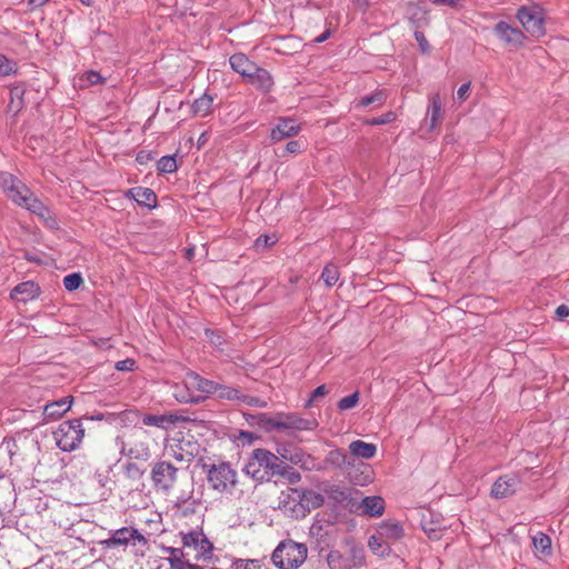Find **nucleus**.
<instances>
[{"mask_svg":"<svg viewBox=\"0 0 569 569\" xmlns=\"http://www.w3.org/2000/svg\"><path fill=\"white\" fill-rule=\"evenodd\" d=\"M0 182L7 197L18 206L29 210L43 220L50 214L48 208L33 196L29 188L12 174L7 172L0 173Z\"/></svg>","mask_w":569,"mask_h":569,"instance_id":"1","label":"nucleus"},{"mask_svg":"<svg viewBox=\"0 0 569 569\" xmlns=\"http://www.w3.org/2000/svg\"><path fill=\"white\" fill-rule=\"evenodd\" d=\"M284 469L286 466L276 455L266 449H256L242 470L252 479L263 481L276 475H284Z\"/></svg>","mask_w":569,"mask_h":569,"instance_id":"2","label":"nucleus"},{"mask_svg":"<svg viewBox=\"0 0 569 569\" xmlns=\"http://www.w3.org/2000/svg\"><path fill=\"white\" fill-rule=\"evenodd\" d=\"M307 556L308 548L305 543L284 539L273 550L271 561L279 569H298L305 563Z\"/></svg>","mask_w":569,"mask_h":569,"instance_id":"3","label":"nucleus"},{"mask_svg":"<svg viewBox=\"0 0 569 569\" xmlns=\"http://www.w3.org/2000/svg\"><path fill=\"white\" fill-rule=\"evenodd\" d=\"M209 487L220 495H232L238 483L237 471L229 462L206 463Z\"/></svg>","mask_w":569,"mask_h":569,"instance_id":"4","label":"nucleus"},{"mask_svg":"<svg viewBox=\"0 0 569 569\" xmlns=\"http://www.w3.org/2000/svg\"><path fill=\"white\" fill-rule=\"evenodd\" d=\"M152 439L149 431L138 428L131 435L128 441L122 437L116 438V446L120 453L133 460L147 461L151 457L150 443Z\"/></svg>","mask_w":569,"mask_h":569,"instance_id":"5","label":"nucleus"},{"mask_svg":"<svg viewBox=\"0 0 569 569\" xmlns=\"http://www.w3.org/2000/svg\"><path fill=\"white\" fill-rule=\"evenodd\" d=\"M84 437V428L80 419L61 422L53 432L56 445L64 452L79 448Z\"/></svg>","mask_w":569,"mask_h":569,"instance_id":"6","label":"nucleus"},{"mask_svg":"<svg viewBox=\"0 0 569 569\" xmlns=\"http://www.w3.org/2000/svg\"><path fill=\"white\" fill-rule=\"evenodd\" d=\"M182 548L194 553L196 561H209L213 558V545L201 530L181 532Z\"/></svg>","mask_w":569,"mask_h":569,"instance_id":"7","label":"nucleus"},{"mask_svg":"<svg viewBox=\"0 0 569 569\" xmlns=\"http://www.w3.org/2000/svg\"><path fill=\"white\" fill-rule=\"evenodd\" d=\"M545 10L537 3L531 6H521L517 10V19L525 30L532 37L540 38L545 36Z\"/></svg>","mask_w":569,"mask_h":569,"instance_id":"8","label":"nucleus"},{"mask_svg":"<svg viewBox=\"0 0 569 569\" xmlns=\"http://www.w3.org/2000/svg\"><path fill=\"white\" fill-rule=\"evenodd\" d=\"M180 469L168 460H159L152 465L151 480L157 490L168 493L177 483Z\"/></svg>","mask_w":569,"mask_h":569,"instance_id":"9","label":"nucleus"},{"mask_svg":"<svg viewBox=\"0 0 569 569\" xmlns=\"http://www.w3.org/2000/svg\"><path fill=\"white\" fill-rule=\"evenodd\" d=\"M366 557L362 547L352 546L346 552L331 550L327 562L330 569H355L365 565Z\"/></svg>","mask_w":569,"mask_h":569,"instance_id":"10","label":"nucleus"},{"mask_svg":"<svg viewBox=\"0 0 569 569\" xmlns=\"http://www.w3.org/2000/svg\"><path fill=\"white\" fill-rule=\"evenodd\" d=\"M266 423L271 430H313L318 422L315 419H305L293 413L277 415L268 418Z\"/></svg>","mask_w":569,"mask_h":569,"instance_id":"11","label":"nucleus"},{"mask_svg":"<svg viewBox=\"0 0 569 569\" xmlns=\"http://www.w3.org/2000/svg\"><path fill=\"white\" fill-rule=\"evenodd\" d=\"M291 497L300 506V517H305L311 509L322 506L325 498L321 493L313 490L291 489Z\"/></svg>","mask_w":569,"mask_h":569,"instance_id":"12","label":"nucleus"},{"mask_svg":"<svg viewBox=\"0 0 569 569\" xmlns=\"http://www.w3.org/2000/svg\"><path fill=\"white\" fill-rule=\"evenodd\" d=\"M147 543V539L134 528L123 527L114 530L111 537L106 541L108 547Z\"/></svg>","mask_w":569,"mask_h":569,"instance_id":"13","label":"nucleus"},{"mask_svg":"<svg viewBox=\"0 0 569 569\" xmlns=\"http://www.w3.org/2000/svg\"><path fill=\"white\" fill-rule=\"evenodd\" d=\"M495 34L506 44L519 48L526 40L525 33L505 21H499L493 28Z\"/></svg>","mask_w":569,"mask_h":569,"instance_id":"14","label":"nucleus"},{"mask_svg":"<svg viewBox=\"0 0 569 569\" xmlns=\"http://www.w3.org/2000/svg\"><path fill=\"white\" fill-rule=\"evenodd\" d=\"M166 552L169 555L167 561L170 569H204L198 563H193L189 559V551L183 548L168 547Z\"/></svg>","mask_w":569,"mask_h":569,"instance_id":"15","label":"nucleus"},{"mask_svg":"<svg viewBox=\"0 0 569 569\" xmlns=\"http://www.w3.org/2000/svg\"><path fill=\"white\" fill-rule=\"evenodd\" d=\"M519 478L513 475L500 477L492 486L491 495L495 498H506L512 496L519 486Z\"/></svg>","mask_w":569,"mask_h":569,"instance_id":"16","label":"nucleus"},{"mask_svg":"<svg viewBox=\"0 0 569 569\" xmlns=\"http://www.w3.org/2000/svg\"><path fill=\"white\" fill-rule=\"evenodd\" d=\"M73 397L68 396L57 401L47 403L43 408V415L47 421H52L61 418L66 412L71 409Z\"/></svg>","mask_w":569,"mask_h":569,"instance_id":"17","label":"nucleus"},{"mask_svg":"<svg viewBox=\"0 0 569 569\" xmlns=\"http://www.w3.org/2000/svg\"><path fill=\"white\" fill-rule=\"evenodd\" d=\"M186 386L204 395H212L217 390V382L206 379L190 371L186 375Z\"/></svg>","mask_w":569,"mask_h":569,"instance_id":"18","label":"nucleus"},{"mask_svg":"<svg viewBox=\"0 0 569 569\" xmlns=\"http://www.w3.org/2000/svg\"><path fill=\"white\" fill-rule=\"evenodd\" d=\"M231 69L247 79L257 70V64L251 61L244 53H234L229 58Z\"/></svg>","mask_w":569,"mask_h":569,"instance_id":"19","label":"nucleus"},{"mask_svg":"<svg viewBox=\"0 0 569 569\" xmlns=\"http://www.w3.org/2000/svg\"><path fill=\"white\" fill-rule=\"evenodd\" d=\"M299 131L300 126H298L295 120L281 119L276 128L272 129L270 138L273 142H278L298 134Z\"/></svg>","mask_w":569,"mask_h":569,"instance_id":"20","label":"nucleus"},{"mask_svg":"<svg viewBox=\"0 0 569 569\" xmlns=\"http://www.w3.org/2000/svg\"><path fill=\"white\" fill-rule=\"evenodd\" d=\"M40 295V288L33 281L21 282L13 288L11 297L13 299L27 302L36 299Z\"/></svg>","mask_w":569,"mask_h":569,"instance_id":"21","label":"nucleus"},{"mask_svg":"<svg viewBox=\"0 0 569 569\" xmlns=\"http://www.w3.org/2000/svg\"><path fill=\"white\" fill-rule=\"evenodd\" d=\"M377 532L389 543H393L403 537L402 526L399 522L391 520L381 522Z\"/></svg>","mask_w":569,"mask_h":569,"instance_id":"22","label":"nucleus"},{"mask_svg":"<svg viewBox=\"0 0 569 569\" xmlns=\"http://www.w3.org/2000/svg\"><path fill=\"white\" fill-rule=\"evenodd\" d=\"M127 196L131 197L139 204L146 206L148 208H153V207H156V203H157V196L149 188H143V187L131 188L128 190Z\"/></svg>","mask_w":569,"mask_h":569,"instance_id":"23","label":"nucleus"},{"mask_svg":"<svg viewBox=\"0 0 569 569\" xmlns=\"http://www.w3.org/2000/svg\"><path fill=\"white\" fill-rule=\"evenodd\" d=\"M247 81L262 91H269L273 86V80L271 74L260 67H257V70L252 72V76L247 78Z\"/></svg>","mask_w":569,"mask_h":569,"instance_id":"24","label":"nucleus"},{"mask_svg":"<svg viewBox=\"0 0 569 569\" xmlns=\"http://www.w3.org/2000/svg\"><path fill=\"white\" fill-rule=\"evenodd\" d=\"M349 451L356 458L371 459L377 453V446L362 440H355L349 445Z\"/></svg>","mask_w":569,"mask_h":569,"instance_id":"25","label":"nucleus"},{"mask_svg":"<svg viewBox=\"0 0 569 569\" xmlns=\"http://www.w3.org/2000/svg\"><path fill=\"white\" fill-rule=\"evenodd\" d=\"M362 512L370 517H380L385 510V501L381 497H366L360 505Z\"/></svg>","mask_w":569,"mask_h":569,"instance_id":"26","label":"nucleus"},{"mask_svg":"<svg viewBox=\"0 0 569 569\" xmlns=\"http://www.w3.org/2000/svg\"><path fill=\"white\" fill-rule=\"evenodd\" d=\"M442 103L438 93L430 98V106L428 109V121L430 129H435L441 119Z\"/></svg>","mask_w":569,"mask_h":569,"instance_id":"27","label":"nucleus"},{"mask_svg":"<svg viewBox=\"0 0 569 569\" xmlns=\"http://www.w3.org/2000/svg\"><path fill=\"white\" fill-rule=\"evenodd\" d=\"M368 546L371 551L379 557H387L391 551L390 543L383 540L378 532L369 537Z\"/></svg>","mask_w":569,"mask_h":569,"instance_id":"28","label":"nucleus"},{"mask_svg":"<svg viewBox=\"0 0 569 569\" xmlns=\"http://www.w3.org/2000/svg\"><path fill=\"white\" fill-rule=\"evenodd\" d=\"M164 457L173 459L178 462L189 463L192 460V455L184 451L177 443H168L164 446Z\"/></svg>","mask_w":569,"mask_h":569,"instance_id":"29","label":"nucleus"},{"mask_svg":"<svg viewBox=\"0 0 569 569\" xmlns=\"http://www.w3.org/2000/svg\"><path fill=\"white\" fill-rule=\"evenodd\" d=\"M190 390L191 388H188L186 386V380L183 381V385H174L172 387V396L182 403H197L199 402L200 398L196 397Z\"/></svg>","mask_w":569,"mask_h":569,"instance_id":"30","label":"nucleus"},{"mask_svg":"<svg viewBox=\"0 0 569 569\" xmlns=\"http://www.w3.org/2000/svg\"><path fill=\"white\" fill-rule=\"evenodd\" d=\"M176 420V417L167 415H146L142 418V422L144 426H154L162 429H167L168 426L173 425Z\"/></svg>","mask_w":569,"mask_h":569,"instance_id":"31","label":"nucleus"},{"mask_svg":"<svg viewBox=\"0 0 569 569\" xmlns=\"http://www.w3.org/2000/svg\"><path fill=\"white\" fill-rule=\"evenodd\" d=\"M24 88L14 86L10 89V102L8 109L13 114H17L23 107Z\"/></svg>","mask_w":569,"mask_h":569,"instance_id":"32","label":"nucleus"},{"mask_svg":"<svg viewBox=\"0 0 569 569\" xmlns=\"http://www.w3.org/2000/svg\"><path fill=\"white\" fill-rule=\"evenodd\" d=\"M213 98L209 94H203L197 99L192 104V112L199 117H206L212 111Z\"/></svg>","mask_w":569,"mask_h":569,"instance_id":"33","label":"nucleus"},{"mask_svg":"<svg viewBox=\"0 0 569 569\" xmlns=\"http://www.w3.org/2000/svg\"><path fill=\"white\" fill-rule=\"evenodd\" d=\"M279 506L284 512L290 513L292 517H300L299 508L297 500H293L291 497V489L287 492H282L280 496Z\"/></svg>","mask_w":569,"mask_h":569,"instance_id":"34","label":"nucleus"},{"mask_svg":"<svg viewBox=\"0 0 569 569\" xmlns=\"http://www.w3.org/2000/svg\"><path fill=\"white\" fill-rule=\"evenodd\" d=\"M532 546L542 556L551 555V539L543 532H538L532 537Z\"/></svg>","mask_w":569,"mask_h":569,"instance_id":"35","label":"nucleus"},{"mask_svg":"<svg viewBox=\"0 0 569 569\" xmlns=\"http://www.w3.org/2000/svg\"><path fill=\"white\" fill-rule=\"evenodd\" d=\"M240 393L241 392L236 388L217 382V390L213 395L220 400L239 401Z\"/></svg>","mask_w":569,"mask_h":569,"instance_id":"36","label":"nucleus"},{"mask_svg":"<svg viewBox=\"0 0 569 569\" xmlns=\"http://www.w3.org/2000/svg\"><path fill=\"white\" fill-rule=\"evenodd\" d=\"M157 168L163 173H173L178 169L177 160L173 156H163L157 163Z\"/></svg>","mask_w":569,"mask_h":569,"instance_id":"37","label":"nucleus"},{"mask_svg":"<svg viewBox=\"0 0 569 569\" xmlns=\"http://www.w3.org/2000/svg\"><path fill=\"white\" fill-rule=\"evenodd\" d=\"M321 278L328 287L335 286L339 280L338 268L333 264L326 266L322 270Z\"/></svg>","mask_w":569,"mask_h":569,"instance_id":"38","label":"nucleus"},{"mask_svg":"<svg viewBox=\"0 0 569 569\" xmlns=\"http://www.w3.org/2000/svg\"><path fill=\"white\" fill-rule=\"evenodd\" d=\"M385 99H386V96H385L383 91H376L372 94L363 97L359 101L358 104L361 106V107H367V106H370L372 103H376L377 106H382L383 102H385Z\"/></svg>","mask_w":569,"mask_h":569,"instance_id":"39","label":"nucleus"},{"mask_svg":"<svg viewBox=\"0 0 569 569\" xmlns=\"http://www.w3.org/2000/svg\"><path fill=\"white\" fill-rule=\"evenodd\" d=\"M82 282H83L82 277L78 272L70 273L63 278V286H64L66 290H68V291L77 290L81 286Z\"/></svg>","mask_w":569,"mask_h":569,"instance_id":"40","label":"nucleus"},{"mask_svg":"<svg viewBox=\"0 0 569 569\" xmlns=\"http://www.w3.org/2000/svg\"><path fill=\"white\" fill-rule=\"evenodd\" d=\"M358 402H359V392L356 391L352 395L341 398L338 402V408L341 411H346V410L355 408L358 405Z\"/></svg>","mask_w":569,"mask_h":569,"instance_id":"41","label":"nucleus"},{"mask_svg":"<svg viewBox=\"0 0 569 569\" xmlns=\"http://www.w3.org/2000/svg\"><path fill=\"white\" fill-rule=\"evenodd\" d=\"M17 71V63L0 53V74L10 76Z\"/></svg>","mask_w":569,"mask_h":569,"instance_id":"42","label":"nucleus"},{"mask_svg":"<svg viewBox=\"0 0 569 569\" xmlns=\"http://www.w3.org/2000/svg\"><path fill=\"white\" fill-rule=\"evenodd\" d=\"M328 461L338 467H342L347 463V456L342 450L336 449L329 452Z\"/></svg>","mask_w":569,"mask_h":569,"instance_id":"43","label":"nucleus"},{"mask_svg":"<svg viewBox=\"0 0 569 569\" xmlns=\"http://www.w3.org/2000/svg\"><path fill=\"white\" fill-rule=\"evenodd\" d=\"M239 401L259 408H264L267 406L266 401L256 397L243 395L242 392L240 393Z\"/></svg>","mask_w":569,"mask_h":569,"instance_id":"44","label":"nucleus"},{"mask_svg":"<svg viewBox=\"0 0 569 569\" xmlns=\"http://www.w3.org/2000/svg\"><path fill=\"white\" fill-rule=\"evenodd\" d=\"M395 119H396V114L390 111L381 117L368 120L367 123L372 124V126H379V124L389 123V122L393 121Z\"/></svg>","mask_w":569,"mask_h":569,"instance_id":"45","label":"nucleus"},{"mask_svg":"<svg viewBox=\"0 0 569 569\" xmlns=\"http://www.w3.org/2000/svg\"><path fill=\"white\" fill-rule=\"evenodd\" d=\"M136 361L131 358L120 360L116 362L114 368L119 371H132L134 369Z\"/></svg>","mask_w":569,"mask_h":569,"instance_id":"46","label":"nucleus"},{"mask_svg":"<svg viewBox=\"0 0 569 569\" xmlns=\"http://www.w3.org/2000/svg\"><path fill=\"white\" fill-rule=\"evenodd\" d=\"M254 567L253 560L234 559L231 562L232 569H252Z\"/></svg>","mask_w":569,"mask_h":569,"instance_id":"47","label":"nucleus"},{"mask_svg":"<svg viewBox=\"0 0 569 569\" xmlns=\"http://www.w3.org/2000/svg\"><path fill=\"white\" fill-rule=\"evenodd\" d=\"M276 243V238L273 236H260L257 240H256V247L257 248H261V247H268V246H271Z\"/></svg>","mask_w":569,"mask_h":569,"instance_id":"48","label":"nucleus"},{"mask_svg":"<svg viewBox=\"0 0 569 569\" xmlns=\"http://www.w3.org/2000/svg\"><path fill=\"white\" fill-rule=\"evenodd\" d=\"M86 80L89 84H98L102 82V77L96 71H88L86 73Z\"/></svg>","mask_w":569,"mask_h":569,"instance_id":"49","label":"nucleus"},{"mask_svg":"<svg viewBox=\"0 0 569 569\" xmlns=\"http://www.w3.org/2000/svg\"><path fill=\"white\" fill-rule=\"evenodd\" d=\"M555 313L558 320H563L569 316V307L566 305H560L556 308Z\"/></svg>","mask_w":569,"mask_h":569,"instance_id":"50","label":"nucleus"},{"mask_svg":"<svg viewBox=\"0 0 569 569\" xmlns=\"http://www.w3.org/2000/svg\"><path fill=\"white\" fill-rule=\"evenodd\" d=\"M469 90H470V83L469 82L462 83L457 91V98L460 100H465L469 94Z\"/></svg>","mask_w":569,"mask_h":569,"instance_id":"51","label":"nucleus"},{"mask_svg":"<svg viewBox=\"0 0 569 569\" xmlns=\"http://www.w3.org/2000/svg\"><path fill=\"white\" fill-rule=\"evenodd\" d=\"M301 149V142L298 140L289 141L286 146V151L289 153H298Z\"/></svg>","mask_w":569,"mask_h":569,"instance_id":"52","label":"nucleus"},{"mask_svg":"<svg viewBox=\"0 0 569 569\" xmlns=\"http://www.w3.org/2000/svg\"><path fill=\"white\" fill-rule=\"evenodd\" d=\"M415 37H416V40L418 41L419 43V47L420 49L426 52L428 51L429 49V43L427 41V39L425 38V36L421 33V32H416L415 33Z\"/></svg>","mask_w":569,"mask_h":569,"instance_id":"53","label":"nucleus"},{"mask_svg":"<svg viewBox=\"0 0 569 569\" xmlns=\"http://www.w3.org/2000/svg\"><path fill=\"white\" fill-rule=\"evenodd\" d=\"M327 393H328L327 387L325 385H321L312 391L310 401H313L319 397H325Z\"/></svg>","mask_w":569,"mask_h":569,"instance_id":"54","label":"nucleus"},{"mask_svg":"<svg viewBox=\"0 0 569 569\" xmlns=\"http://www.w3.org/2000/svg\"><path fill=\"white\" fill-rule=\"evenodd\" d=\"M459 0H432L436 6H448L455 8L458 6Z\"/></svg>","mask_w":569,"mask_h":569,"instance_id":"55","label":"nucleus"},{"mask_svg":"<svg viewBox=\"0 0 569 569\" xmlns=\"http://www.w3.org/2000/svg\"><path fill=\"white\" fill-rule=\"evenodd\" d=\"M206 335H207V337H209L210 341L213 345H216V346L221 345V337L219 335L214 333L213 331H209V330L206 331Z\"/></svg>","mask_w":569,"mask_h":569,"instance_id":"56","label":"nucleus"},{"mask_svg":"<svg viewBox=\"0 0 569 569\" xmlns=\"http://www.w3.org/2000/svg\"><path fill=\"white\" fill-rule=\"evenodd\" d=\"M283 458L289 459L292 463H299L300 462V453L296 452L293 456L287 457L286 455L281 453Z\"/></svg>","mask_w":569,"mask_h":569,"instance_id":"57","label":"nucleus"},{"mask_svg":"<svg viewBox=\"0 0 569 569\" xmlns=\"http://www.w3.org/2000/svg\"><path fill=\"white\" fill-rule=\"evenodd\" d=\"M329 37H330V30H327L323 33H321L319 37H317L315 41L320 43V42L326 41Z\"/></svg>","mask_w":569,"mask_h":569,"instance_id":"58","label":"nucleus"},{"mask_svg":"<svg viewBox=\"0 0 569 569\" xmlns=\"http://www.w3.org/2000/svg\"><path fill=\"white\" fill-rule=\"evenodd\" d=\"M49 0H29V4L32 7H41L47 3Z\"/></svg>","mask_w":569,"mask_h":569,"instance_id":"59","label":"nucleus"},{"mask_svg":"<svg viewBox=\"0 0 569 569\" xmlns=\"http://www.w3.org/2000/svg\"><path fill=\"white\" fill-rule=\"evenodd\" d=\"M369 481H371V478H370V476L368 475V476L365 478V480H363V481H357V483H359V485H362V486H363V485H366V483H367V482H369Z\"/></svg>","mask_w":569,"mask_h":569,"instance_id":"60","label":"nucleus"},{"mask_svg":"<svg viewBox=\"0 0 569 569\" xmlns=\"http://www.w3.org/2000/svg\"><path fill=\"white\" fill-rule=\"evenodd\" d=\"M299 479H300L299 473H295V475H292L291 481L299 480Z\"/></svg>","mask_w":569,"mask_h":569,"instance_id":"61","label":"nucleus"},{"mask_svg":"<svg viewBox=\"0 0 569 569\" xmlns=\"http://www.w3.org/2000/svg\"><path fill=\"white\" fill-rule=\"evenodd\" d=\"M80 1H81L82 3H84V4H89V3H90V2H89V0H80Z\"/></svg>","mask_w":569,"mask_h":569,"instance_id":"62","label":"nucleus"}]
</instances>
